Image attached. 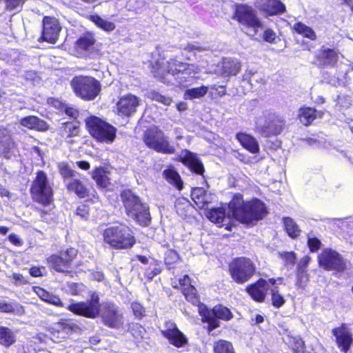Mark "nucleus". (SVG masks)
<instances>
[{
	"label": "nucleus",
	"instance_id": "nucleus-1",
	"mask_svg": "<svg viewBox=\"0 0 353 353\" xmlns=\"http://www.w3.org/2000/svg\"><path fill=\"white\" fill-rule=\"evenodd\" d=\"M199 71L198 67L193 64L180 61L176 59H170L163 68L154 71V77L163 83L170 84L172 79L169 77L171 76L176 85L185 88L190 84Z\"/></svg>",
	"mask_w": 353,
	"mask_h": 353
},
{
	"label": "nucleus",
	"instance_id": "nucleus-2",
	"mask_svg": "<svg viewBox=\"0 0 353 353\" xmlns=\"http://www.w3.org/2000/svg\"><path fill=\"white\" fill-rule=\"evenodd\" d=\"M232 216L242 223L252 224L263 219L268 213L265 203L259 199L243 201L240 193L234 194L228 204Z\"/></svg>",
	"mask_w": 353,
	"mask_h": 353
},
{
	"label": "nucleus",
	"instance_id": "nucleus-3",
	"mask_svg": "<svg viewBox=\"0 0 353 353\" xmlns=\"http://www.w3.org/2000/svg\"><path fill=\"white\" fill-rule=\"evenodd\" d=\"M102 236L104 243L114 249H130L136 243L132 230L123 223L105 228Z\"/></svg>",
	"mask_w": 353,
	"mask_h": 353
},
{
	"label": "nucleus",
	"instance_id": "nucleus-4",
	"mask_svg": "<svg viewBox=\"0 0 353 353\" xmlns=\"http://www.w3.org/2000/svg\"><path fill=\"white\" fill-rule=\"evenodd\" d=\"M121 199L125 213L141 226H148L151 217L148 206L143 203L139 196L130 189H125L121 192Z\"/></svg>",
	"mask_w": 353,
	"mask_h": 353
},
{
	"label": "nucleus",
	"instance_id": "nucleus-5",
	"mask_svg": "<svg viewBox=\"0 0 353 353\" xmlns=\"http://www.w3.org/2000/svg\"><path fill=\"white\" fill-rule=\"evenodd\" d=\"M142 140L149 149L157 153L173 154L176 152V148L170 143L168 137L157 125L147 128L143 132Z\"/></svg>",
	"mask_w": 353,
	"mask_h": 353
},
{
	"label": "nucleus",
	"instance_id": "nucleus-6",
	"mask_svg": "<svg viewBox=\"0 0 353 353\" xmlns=\"http://www.w3.org/2000/svg\"><path fill=\"white\" fill-rule=\"evenodd\" d=\"M85 128L90 135L98 143H112L117 137V128L95 115L85 120Z\"/></svg>",
	"mask_w": 353,
	"mask_h": 353
},
{
	"label": "nucleus",
	"instance_id": "nucleus-7",
	"mask_svg": "<svg viewBox=\"0 0 353 353\" xmlns=\"http://www.w3.org/2000/svg\"><path fill=\"white\" fill-rule=\"evenodd\" d=\"M199 314L201 322L208 323L205 327L208 334L220 327L221 322L219 320L229 321L234 318V314L231 310L221 303L214 305L212 309L208 308L205 304H201L199 308Z\"/></svg>",
	"mask_w": 353,
	"mask_h": 353
},
{
	"label": "nucleus",
	"instance_id": "nucleus-8",
	"mask_svg": "<svg viewBox=\"0 0 353 353\" xmlns=\"http://www.w3.org/2000/svg\"><path fill=\"white\" fill-rule=\"evenodd\" d=\"M32 200L43 206H48L54 201V191L43 170H38L30 187Z\"/></svg>",
	"mask_w": 353,
	"mask_h": 353
},
{
	"label": "nucleus",
	"instance_id": "nucleus-9",
	"mask_svg": "<svg viewBox=\"0 0 353 353\" xmlns=\"http://www.w3.org/2000/svg\"><path fill=\"white\" fill-rule=\"evenodd\" d=\"M74 93L84 101L94 100L101 92V85L96 78L88 75H77L70 81Z\"/></svg>",
	"mask_w": 353,
	"mask_h": 353
},
{
	"label": "nucleus",
	"instance_id": "nucleus-10",
	"mask_svg": "<svg viewBox=\"0 0 353 353\" xmlns=\"http://www.w3.org/2000/svg\"><path fill=\"white\" fill-rule=\"evenodd\" d=\"M256 268L254 261L246 256H237L228 263V272L232 281L243 285L248 282L255 274Z\"/></svg>",
	"mask_w": 353,
	"mask_h": 353
},
{
	"label": "nucleus",
	"instance_id": "nucleus-11",
	"mask_svg": "<svg viewBox=\"0 0 353 353\" xmlns=\"http://www.w3.org/2000/svg\"><path fill=\"white\" fill-rule=\"evenodd\" d=\"M232 19L247 29H251L256 34L263 28V23L254 8L247 3H236Z\"/></svg>",
	"mask_w": 353,
	"mask_h": 353
},
{
	"label": "nucleus",
	"instance_id": "nucleus-12",
	"mask_svg": "<svg viewBox=\"0 0 353 353\" xmlns=\"http://www.w3.org/2000/svg\"><path fill=\"white\" fill-rule=\"evenodd\" d=\"M319 265L334 274L343 273L347 269V261L336 250L325 248L317 256Z\"/></svg>",
	"mask_w": 353,
	"mask_h": 353
},
{
	"label": "nucleus",
	"instance_id": "nucleus-13",
	"mask_svg": "<svg viewBox=\"0 0 353 353\" xmlns=\"http://www.w3.org/2000/svg\"><path fill=\"white\" fill-rule=\"evenodd\" d=\"M65 308L76 316L94 319L100 313V299L97 293L93 292L89 300L72 302Z\"/></svg>",
	"mask_w": 353,
	"mask_h": 353
},
{
	"label": "nucleus",
	"instance_id": "nucleus-14",
	"mask_svg": "<svg viewBox=\"0 0 353 353\" xmlns=\"http://www.w3.org/2000/svg\"><path fill=\"white\" fill-rule=\"evenodd\" d=\"M78 250L74 248H68L60 250L57 253L52 254L46 258L48 268L57 272H68L72 268L73 261L78 255Z\"/></svg>",
	"mask_w": 353,
	"mask_h": 353
},
{
	"label": "nucleus",
	"instance_id": "nucleus-15",
	"mask_svg": "<svg viewBox=\"0 0 353 353\" xmlns=\"http://www.w3.org/2000/svg\"><path fill=\"white\" fill-rule=\"evenodd\" d=\"M164 330L160 331L161 336L168 340L170 344L180 348L188 344V340L185 334L178 328L176 324L167 320L164 322Z\"/></svg>",
	"mask_w": 353,
	"mask_h": 353
},
{
	"label": "nucleus",
	"instance_id": "nucleus-16",
	"mask_svg": "<svg viewBox=\"0 0 353 353\" xmlns=\"http://www.w3.org/2000/svg\"><path fill=\"white\" fill-rule=\"evenodd\" d=\"M332 334L335 338V343L340 352L347 353L353 345V334L345 323L332 330Z\"/></svg>",
	"mask_w": 353,
	"mask_h": 353
},
{
	"label": "nucleus",
	"instance_id": "nucleus-17",
	"mask_svg": "<svg viewBox=\"0 0 353 353\" xmlns=\"http://www.w3.org/2000/svg\"><path fill=\"white\" fill-rule=\"evenodd\" d=\"M42 22V33L39 41L55 44L59 39V32L61 30L58 19L54 17L45 16Z\"/></svg>",
	"mask_w": 353,
	"mask_h": 353
},
{
	"label": "nucleus",
	"instance_id": "nucleus-18",
	"mask_svg": "<svg viewBox=\"0 0 353 353\" xmlns=\"http://www.w3.org/2000/svg\"><path fill=\"white\" fill-rule=\"evenodd\" d=\"M340 55L338 49L322 46L314 55V62L319 68H335Z\"/></svg>",
	"mask_w": 353,
	"mask_h": 353
},
{
	"label": "nucleus",
	"instance_id": "nucleus-19",
	"mask_svg": "<svg viewBox=\"0 0 353 353\" xmlns=\"http://www.w3.org/2000/svg\"><path fill=\"white\" fill-rule=\"evenodd\" d=\"M285 127V119L279 115L269 116L263 125L256 127L258 132L268 138L280 134Z\"/></svg>",
	"mask_w": 353,
	"mask_h": 353
},
{
	"label": "nucleus",
	"instance_id": "nucleus-20",
	"mask_svg": "<svg viewBox=\"0 0 353 353\" xmlns=\"http://www.w3.org/2000/svg\"><path fill=\"white\" fill-rule=\"evenodd\" d=\"M96 44L95 34L85 31L74 42L73 49L77 57L88 56L94 51Z\"/></svg>",
	"mask_w": 353,
	"mask_h": 353
},
{
	"label": "nucleus",
	"instance_id": "nucleus-21",
	"mask_svg": "<svg viewBox=\"0 0 353 353\" xmlns=\"http://www.w3.org/2000/svg\"><path fill=\"white\" fill-rule=\"evenodd\" d=\"M176 160L183 163L192 173L203 176L205 168L197 154L185 149L182 150V154L179 155Z\"/></svg>",
	"mask_w": 353,
	"mask_h": 353
},
{
	"label": "nucleus",
	"instance_id": "nucleus-22",
	"mask_svg": "<svg viewBox=\"0 0 353 353\" xmlns=\"http://www.w3.org/2000/svg\"><path fill=\"white\" fill-rule=\"evenodd\" d=\"M123 314L113 303H106L101 314L103 323L110 328H118L123 323Z\"/></svg>",
	"mask_w": 353,
	"mask_h": 353
},
{
	"label": "nucleus",
	"instance_id": "nucleus-23",
	"mask_svg": "<svg viewBox=\"0 0 353 353\" xmlns=\"http://www.w3.org/2000/svg\"><path fill=\"white\" fill-rule=\"evenodd\" d=\"M270 286L266 279L259 278L256 281L246 285L245 290L250 298L256 303H263L266 299Z\"/></svg>",
	"mask_w": 353,
	"mask_h": 353
},
{
	"label": "nucleus",
	"instance_id": "nucleus-24",
	"mask_svg": "<svg viewBox=\"0 0 353 353\" xmlns=\"http://www.w3.org/2000/svg\"><path fill=\"white\" fill-rule=\"evenodd\" d=\"M140 104L139 99L132 94H128L119 98L117 103V114L121 117H130L137 111Z\"/></svg>",
	"mask_w": 353,
	"mask_h": 353
},
{
	"label": "nucleus",
	"instance_id": "nucleus-25",
	"mask_svg": "<svg viewBox=\"0 0 353 353\" xmlns=\"http://www.w3.org/2000/svg\"><path fill=\"white\" fill-rule=\"evenodd\" d=\"M57 134L67 143L72 144L74 143V138L80 135V126L72 121L63 122L57 128Z\"/></svg>",
	"mask_w": 353,
	"mask_h": 353
},
{
	"label": "nucleus",
	"instance_id": "nucleus-26",
	"mask_svg": "<svg viewBox=\"0 0 353 353\" xmlns=\"http://www.w3.org/2000/svg\"><path fill=\"white\" fill-rule=\"evenodd\" d=\"M259 10L271 17L285 12V6L279 0H259Z\"/></svg>",
	"mask_w": 353,
	"mask_h": 353
},
{
	"label": "nucleus",
	"instance_id": "nucleus-27",
	"mask_svg": "<svg viewBox=\"0 0 353 353\" xmlns=\"http://www.w3.org/2000/svg\"><path fill=\"white\" fill-rule=\"evenodd\" d=\"M76 328L77 325L74 323L61 321L52 324L50 327V332L57 339H65L69 337Z\"/></svg>",
	"mask_w": 353,
	"mask_h": 353
},
{
	"label": "nucleus",
	"instance_id": "nucleus-28",
	"mask_svg": "<svg viewBox=\"0 0 353 353\" xmlns=\"http://www.w3.org/2000/svg\"><path fill=\"white\" fill-rule=\"evenodd\" d=\"M19 124L29 130L39 132H46L49 130L48 123L37 116L29 115L21 118Z\"/></svg>",
	"mask_w": 353,
	"mask_h": 353
},
{
	"label": "nucleus",
	"instance_id": "nucleus-29",
	"mask_svg": "<svg viewBox=\"0 0 353 353\" xmlns=\"http://www.w3.org/2000/svg\"><path fill=\"white\" fill-rule=\"evenodd\" d=\"M323 111L307 106H302L299 109L298 118L300 122L305 126L310 125L316 118H321Z\"/></svg>",
	"mask_w": 353,
	"mask_h": 353
},
{
	"label": "nucleus",
	"instance_id": "nucleus-30",
	"mask_svg": "<svg viewBox=\"0 0 353 353\" xmlns=\"http://www.w3.org/2000/svg\"><path fill=\"white\" fill-rule=\"evenodd\" d=\"M235 138L241 145L248 152L252 154H256L259 152V143L251 134L239 132L235 134Z\"/></svg>",
	"mask_w": 353,
	"mask_h": 353
},
{
	"label": "nucleus",
	"instance_id": "nucleus-31",
	"mask_svg": "<svg viewBox=\"0 0 353 353\" xmlns=\"http://www.w3.org/2000/svg\"><path fill=\"white\" fill-rule=\"evenodd\" d=\"M66 190L69 193H74L80 199H84L90 195V190L79 179H72L65 185Z\"/></svg>",
	"mask_w": 353,
	"mask_h": 353
},
{
	"label": "nucleus",
	"instance_id": "nucleus-32",
	"mask_svg": "<svg viewBox=\"0 0 353 353\" xmlns=\"http://www.w3.org/2000/svg\"><path fill=\"white\" fill-rule=\"evenodd\" d=\"M190 196L195 205L200 209L206 208L210 203V194L202 187L193 188Z\"/></svg>",
	"mask_w": 353,
	"mask_h": 353
},
{
	"label": "nucleus",
	"instance_id": "nucleus-33",
	"mask_svg": "<svg viewBox=\"0 0 353 353\" xmlns=\"http://www.w3.org/2000/svg\"><path fill=\"white\" fill-rule=\"evenodd\" d=\"M106 168L102 166L94 168L91 177L99 188L105 189L110 185V179L106 174Z\"/></svg>",
	"mask_w": 353,
	"mask_h": 353
},
{
	"label": "nucleus",
	"instance_id": "nucleus-34",
	"mask_svg": "<svg viewBox=\"0 0 353 353\" xmlns=\"http://www.w3.org/2000/svg\"><path fill=\"white\" fill-rule=\"evenodd\" d=\"M163 178L176 190L181 191L183 188V181L176 170L172 167L163 171Z\"/></svg>",
	"mask_w": 353,
	"mask_h": 353
},
{
	"label": "nucleus",
	"instance_id": "nucleus-35",
	"mask_svg": "<svg viewBox=\"0 0 353 353\" xmlns=\"http://www.w3.org/2000/svg\"><path fill=\"white\" fill-rule=\"evenodd\" d=\"M292 32L311 41H315L317 38L315 31L301 21L294 23L292 27Z\"/></svg>",
	"mask_w": 353,
	"mask_h": 353
},
{
	"label": "nucleus",
	"instance_id": "nucleus-36",
	"mask_svg": "<svg viewBox=\"0 0 353 353\" xmlns=\"http://www.w3.org/2000/svg\"><path fill=\"white\" fill-rule=\"evenodd\" d=\"M17 341V337L13 330L6 326H0V345L9 348Z\"/></svg>",
	"mask_w": 353,
	"mask_h": 353
},
{
	"label": "nucleus",
	"instance_id": "nucleus-37",
	"mask_svg": "<svg viewBox=\"0 0 353 353\" xmlns=\"http://www.w3.org/2000/svg\"><path fill=\"white\" fill-rule=\"evenodd\" d=\"M205 216L211 222L222 225L226 216L225 209L223 207L210 208Z\"/></svg>",
	"mask_w": 353,
	"mask_h": 353
},
{
	"label": "nucleus",
	"instance_id": "nucleus-38",
	"mask_svg": "<svg viewBox=\"0 0 353 353\" xmlns=\"http://www.w3.org/2000/svg\"><path fill=\"white\" fill-rule=\"evenodd\" d=\"M181 292L184 295L186 301L194 305H197L198 309L201 304H203L200 301V297L196 288L191 283H188V285L185 288H182Z\"/></svg>",
	"mask_w": 353,
	"mask_h": 353
},
{
	"label": "nucleus",
	"instance_id": "nucleus-39",
	"mask_svg": "<svg viewBox=\"0 0 353 353\" xmlns=\"http://www.w3.org/2000/svg\"><path fill=\"white\" fill-rule=\"evenodd\" d=\"M16 147V143L10 137H6L0 139V154L6 159H10L13 150Z\"/></svg>",
	"mask_w": 353,
	"mask_h": 353
},
{
	"label": "nucleus",
	"instance_id": "nucleus-40",
	"mask_svg": "<svg viewBox=\"0 0 353 353\" xmlns=\"http://www.w3.org/2000/svg\"><path fill=\"white\" fill-rule=\"evenodd\" d=\"M213 353H236L232 343L225 339H218L213 343Z\"/></svg>",
	"mask_w": 353,
	"mask_h": 353
},
{
	"label": "nucleus",
	"instance_id": "nucleus-41",
	"mask_svg": "<svg viewBox=\"0 0 353 353\" xmlns=\"http://www.w3.org/2000/svg\"><path fill=\"white\" fill-rule=\"evenodd\" d=\"M241 67L239 61L228 59L223 63L222 73L227 77L236 76L240 72Z\"/></svg>",
	"mask_w": 353,
	"mask_h": 353
},
{
	"label": "nucleus",
	"instance_id": "nucleus-42",
	"mask_svg": "<svg viewBox=\"0 0 353 353\" xmlns=\"http://www.w3.org/2000/svg\"><path fill=\"white\" fill-rule=\"evenodd\" d=\"M88 19L93 22L99 28L108 32L113 31L116 28L113 22L105 20L98 14H90Z\"/></svg>",
	"mask_w": 353,
	"mask_h": 353
},
{
	"label": "nucleus",
	"instance_id": "nucleus-43",
	"mask_svg": "<svg viewBox=\"0 0 353 353\" xmlns=\"http://www.w3.org/2000/svg\"><path fill=\"white\" fill-rule=\"evenodd\" d=\"M283 223L284 230L290 238L295 239L300 235L301 230L296 223L292 218H283Z\"/></svg>",
	"mask_w": 353,
	"mask_h": 353
},
{
	"label": "nucleus",
	"instance_id": "nucleus-44",
	"mask_svg": "<svg viewBox=\"0 0 353 353\" xmlns=\"http://www.w3.org/2000/svg\"><path fill=\"white\" fill-rule=\"evenodd\" d=\"M271 304L274 308H280L285 303V297L279 293V287L274 286L270 288Z\"/></svg>",
	"mask_w": 353,
	"mask_h": 353
},
{
	"label": "nucleus",
	"instance_id": "nucleus-45",
	"mask_svg": "<svg viewBox=\"0 0 353 353\" xmlns=\"http://www.w3.org/2000/svg\"><path fill=\"white\" fill-rule=\"evenodd\" d=\"M208 88L207 86L201 85L197 88L188 89L185 92V97L188 99H200L204 97L208 92Z\"/></svg>",
	"mask_w": 353,
	"mask_h": 353
},
{
	"label": "nucleus",
	"instance_id": "nucleus-46",
	"mask_svg": "<svg viewBox=\"0 0 353 353\" xmlns=\"http://www.w3.org/2000/svg\"><path fill=\"white\" fill-rule=\"evenodd\" d=\"M179 260L180 256L176 250L169 249L165 252L164 262L168 269L174 268Z\"/></svg>",
	"mask_w": 353,
	"mask_h": 353
},
{
	"label": "nucleus",
	"instance_id": "nucleus-47",
	"mask_svg": "<svg viewBox=\"0 0 353 353\" xmlns=\"http://www.w3.org/2000/svg\"><path fill=\"white\" fill-rule=\"evenodd\" d=\"M289 347L292 353H306L305 343L300 338L292 337L289 342Z\"/></svg>",
	"mask_w": 353,
	"mask_h": 353
},
{
	"label": "nucleus",
	"instance_id": "nucleus-48",
	"mask_svg": "<svg viewBox=\"0 0 353 353\" xmlns=\"http://www.w3.org/2000/svg\"><path fill=\"white\" fill-rule=\"evenodd\" d=\"M128 330L136 340L141 341L143 339L145 330L140 323H131L129 324Z\"/></svg>",
	"mask_w": 353,
	"mask_h": 353
},
{
	"label": "nucleus",
	"instance_id": "nucleus-49",
	"mask_svg": "<svg viewBox=\"0 0 353 353\" xmlns=\"http://www.w3.org/2000/svg\"><path fill=\"white\" fill-rule=\"evenodd\" d=\"M130 310L136 319L141 320L146 316L145 307L137 301H132L130 303Z\"/></svg>",
	"mask_w": 353,
	"mask_h": 353
},
{
	"label": "nucleus",
	"instance_id": "nucleus-50",
	"mask_svg": "<svg viewBox=\"0 0 353 353\" xmlns=\"http://www.w3.org/2000/svg\"><path fill=\"white\" fill-rule=\"evenodd\" d=\"M150 98L151 100L161 103L165 105H170L172 101L171 97H166L154 90L150 92Z\"/></svg>",
	"mask_w": 353,
	"mask_h": 353
},
{
	"label": "nucleus",
	"instance_id": "nucleus-51",
	"mask_svg": "<svg viewBox=\"0 0 353 353\" xmlns=\"http://www.w3.org/2000/svg\"><path fill=\"white\" fill-rule=\"evenodd\" d=\"M58 168L61 176L63 179L72 178L77 173L66 163H59Z\"/></svg>",
	"mask_w": 353,
	"mask_h": 353
},
{
	"label": "nucleus",
	"instance_id": "nucleus-52",
	"mask_svg": "<svg viewBox=\"0 0 353 353\" xmlns=\"http://www.w3.org/2000/svg\"><path fill=\"white\" fill-rule=\"evenodd\" d=\"M279 256L283 260L285 265H294L296 263V256L293 251L281 252Z\"/></svg>",
	"mask_w": 353,
	"mask_h": 353
},
{
	"label": "nucleus",
	"instance_id": "nucleus-53",
	"mask_svg": "<svg viewBox=\"0 0 353 353\" xmlns=\"http://www.w3.org/2000/svg\"><path fill=\"white\" fill-rule=\"evenodd\" d=\"M75 214L83 220H88L90 216L89 205L85 203H81L77 208Z\"/></svg>",
	"mask_w": 353,
	"mask_h": 353
},
{
	"label": "nucleus",
	"instance_id": "nucleus-54",
	"mask_svg": "<svg viewBox=\"0 0 353 353\" xmlns=\"http://www.w3.org/2000/svg\"><path fill=\"white\" fill-rule=\"evenodd\" d=\"M263 39L269 43H275L278 39L276 32L272 28H266L263 32Z\"/></svg>",
	"mask_w": 353,
	"mask_h": 353
},
{
	"label": "nucleus",
	"instance_id": "nucleus-55",
	"mask_svg": "<svg viewBox=\"0 0 353 353\" xmlns=\"http://www.w3.org/2000/svg\"><path fill=\"white\" fill-rule=\"evenodd\" d=\"M307 244L311 252H317L321 247V241L317 237L309 238Z\"/></svg>",
	"mask_w": 353,
	"mask_h": 353
},
{
	"label": "nucleus",
	"instance_id": "nucleus-56",
	"mask_svg": "<svg viewBox=\"0 0 353 353\" xmlns=\"http://www.w3.org/2000/svg\"><path fill=\"white\" fill-rule=\"evenodd\" d=\"M161 272V268H160V265H159L158 261H154V268H152L151 267H148L145 269L146 276L150 279H152L157 274H160Z\"/></svg>",
	"mask_w": 353,
	"mask_h": 353
},
{
	"label": "nucleus",
	"instance_id": "nucleus-57",
	"mask_svg": "<svg viewBox=\"0 0 353 353\" xmlns=\"http://www.w3.org/2000/svg\"><path fill=\"white\" fill-rule=\"evenodd\" d=\"M61 111H63L67 116L74 119H77L79 116V111L77 108L68 106L66 104Z\"/></svg>",
	"mask_w": 353,
	"mask_h": 353
},
{
	"label": "nucleus",
	"instance_id": "nucleus-58",
	"mask_svg": "<svg viewBox=\"0 0 353 353\" xmlns=\"http://www.w3.org/2000/svg\"><path fill=\"white\" fill-rule=\"evenodd\" d=\"M308 281L307 274L303 272H300L297 274V278L296 279L295 285L300 288H303L305 287V284Z\"/></svg>",
	"mask_w": 353,
	"mask_h": 353
},
{
	"label": "nucleus",
	"instance_id": "nucleus-59",
	"mask_svg": "<svg viewBox=\"0 0 353 353\" xmlns=\"http://www.w3.org/2000/svg\"><path fill=\"white\" fill-rule=\"evenodd\" d=\"M14 306L10 303L0 302V312L2 313H14Z\"/></svg>",
	"mask_w": 353,
	"mask_h": 353
},
{
	"label": "nucleus",
	"instance_id": "nucleus-60",
	"mask_svg": "<svg viewBox=\"0 0 353 353\" xmlns=\"http://www.w3.org/2000/svg\"><path fill=\"white\" fill-rule=\"evenodd\" d=\"M35 292L41 300L46 302L48 301L50 296L51 295V293L48 292L41 287H37L35 289Z\"/></svg>",
	"mask_w": 353,
	"mask_h": 353
},
{
	"label": "nucleus",
	"instance_id": "nucleus-61",
	"mask_svg": "<svg viewBox=\"0 0 353 353\" xmlns=\"http://www.w3.org/2000/svg\"><path fill=\"white\" fill-rule=\"evenodd\" d=\"M47 303H50L57 307H65V304L62 302L61 299L59 296L52 294H51V295L50 296Z\"/></svg>",
	"mask_w": 353,
	"mask_h": 353
},
{
	"label": "nucleus",
	"instance_id": "nucleus-62",
	"mask_svg": "<svg viewBox=\"0 0 353 353\" xmlns=\"http://www.w3.org/2000/svg\"><path fill=\"white\" fill-rule=\"evenodd\" d=\"M45 270V267L43 266H41V267H38V266H32L30 269H29V273L32 276V277H40V276H43V274L42 272V270Z\"/></svg>",
	"mask_w": 353,
	"mask_h": 353
},
{
	"label": "nucleus",
	"instance_id": "nucleus-63",
	"mask_svg": "<svg viewBox=\"0 0 353 353\" xmlns=\"http://www.w3.org/2000/svg\"><path fill=\"white\" fill-rule=\"evenodd\" d=\"M9 241L14 245L20 247L23 245V241L18 236V235L11 233L8 237Z\"/></svg>",
	"mask_w": 353,
	"mask_h": 353
},
{
	"label": "nucleus",
	"instance_id": "nucleus-64",
	"mask_svg": "<svg viewBox=\"0 0 353 353\" xmlns=\"http://www.w3.org/2000/svg\"><path fill=\"white\" fill-rule=\"evenodd\" d=\"M6 3L7 10H12L18 8L22 3V0H6Z\"/></svg>",
	"mask_w": 353,
	"mask_h": 353
}]
</instances>
